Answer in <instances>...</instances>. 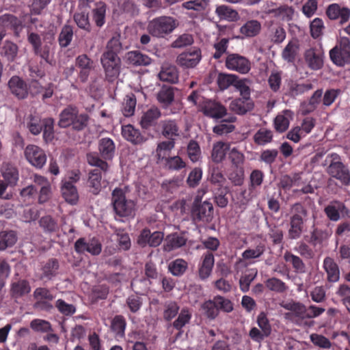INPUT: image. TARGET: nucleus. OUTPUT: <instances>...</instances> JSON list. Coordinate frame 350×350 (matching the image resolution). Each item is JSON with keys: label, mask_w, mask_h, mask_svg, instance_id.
<instances>
[{"label": "nucleus", "mask_w": 350, "mask_h": 350, "mask_svg": "<svg viewBox=\"0 0 350 350\" xmlns=\"http://www.w3.org/2000/svg\"><path fill=\"white\" fill-rule=\"evenodd\" d=\"M229 110L238 116H244L251 112L254 108L252 98L239 97L229 103Z\"/></svg>", "instance_id": "16"}, {"label": "nucleus", "mask_w": 350, "mask_h": 350, "mask_svg": "<svg viewBox=\"0 0 350 350\" xmlns=\"http://www.w3.org/2000/svg\"><path fill=\"white\" fill-rule=\"evenodd\" d=\"M251 83L250 79L238 77L234 88L239 92L240 97L248 98H251Z\"/></svg>", "instance_id": "50"}, {"label": "nucleus", "mask_w": 350, "mask_h": 350, "mask_svg": "<svg viewBox=\"0 0 350 350\" xmlns=\"http://www.w3.org/2000/svg\"><path fill=\"white\" fill-rule=\"evenodd\" d=\"M75 64L79 69V79L82 83L87 81L89 75L94 69V62L86 54L76 57Z\"/></svg>", "instance_id": "17"}, {"label": "nucleus", "mask_w": 350, "mask_h": 350, "mask_svg": "<svg viewBox=\"0 0 350 350\" xmlns=\"http://www.w3.org/2000/svg\"><path fill=\"white\" fill-rule=\"evenodd\" d=\"M326 14L331 20L339 19L340 25L346 23L350 18V9L339 5L337 3L329 5L327 9Z\"/></svg>", "instance_id": "19"}, {"label": "nucleus", "mask_w": 350, "mask_h": 350, "mask_svg": "<svg viewBox=\"0 0 350 350\" xmlns=\"http://www.w3.org/2000/svg\"><path fill=\"white\" fill-rule=\"evenodd\" d=\"M323 267L325 270L329 282H337L339 280L340 271L334 260L327 256L323 262Z\"/></svg>", "instance_id": "33"}, {"label": "nucleus", "mask_w": 350, "mask_h": 350, "mask_svg": "<svg viewBox=\"0 0 350 350\" xmlns=\"http://www.w3.org/2000/svg\"><path fill=\"white\" fill-rule=\"evenodd\" d=\"M187 242V238L183 233L175 232L166 237L165 239L164 250L166 252H172L177 250Z\"/></svg>", "instance_id": "24"}, {"label": "nucleus", "mask_w": 350, "mask_h": 350, "mask_svg": "<svg viewBox=\"0 0 350 350\" xmlns=\"http://www.w3.org/2000/svg\"><path fill=\"white\" fill-rule=\"evenodd\" d=\"M228 146L222 142H218L213 144L211 151V159L215 163H220L225 158L226 150Z\"/></svg>", "instance_id": "44"}, {"label": "nucleus", "mask_w": 350, "mask_h": 350, "mask_svg": "<svg viewBox=\"0 0 350 350\" xmlns=\"http://www.w3.org/2000/svg\"><path fill=\"white\" fill-rule=\"evenodd\" d=\"M213 208L211 202L202 201V198L196 196L194 198L191 210V216L195 222L208 224L213 219Z\"/></svg>", "instance_id": "6"}, {"label": "nucleus", "mask_w": 350, "mask_h": 350, "mask_svg": "<svg viewBox=\"0 0 350 350\" xmlns=\"http://www.w3.org/2000/svg\"><path fill=\"white\" fill-rule=\"evenodd\" d=\"M265 287L269 290L278 293H284L287 289L286 284L281 280L276 278H271L265 282Z\"/></svg>", "instance_id": "61"}, {"label": "nucleus", "mask_w": 350, "mask_h": 350, "mask_svg": "<svg viewBox=\"0 0 350 350\" xmlns=\"http://www.w3.org/2000/svg\"><path fill=\"white\" fill-rule=\"evenodd\" d=\"M191 316V313L188 308H183L180 310L177 319L174 321L173 327L177 330H180L190 322Z\"/></svg>", "instance_id": "60"}, {"label": "nucleus", "mask_w": 350, "mask_h": 350, "mask_svg": "<svg viewBox=\"0 0 350 350\" xmlns=\"http://www.w3.org/2000/svg\"><path fill=\"white\" fill-rule=\"evenodd\" d=\"M188 269L187 262L182 258H176L168 265V270L173 275L180 276Z\"/></svg>", "instance_id": "53"}, {"label": "nucleus", "mask_w": 350, "mask_h": 350, "mask_svg": "<svg viewBox=\"0 0 350 350\" xmlns=\"http://www.w3.org/2000/svg\"><path fill=\"white\" fill-rule=\"evenodd\" d=\"M178 25L176 18L170 16H161L150 21L148 29L150 35L163 38L171 33Z\"/></svg>", "instance_id": "4"}, {"label": "nucleus", "mask_w": 350, "mask_h": 350, "mask_svg": "<svg viewBox=\"0 0 350 350\" xmlns=\"http://www.w3.org/2000/svg\"><path fill=\"white\" fill-rule=\"evenodd\" d=\"M273 139V133L265 129H260L254 135V141L258 146L270 143Z\"/></svg>", "instance_id": "56"}, {"label": "nucleus", "mask_w": 350, "mask_h": 350, "mask_svg": "<svg viewBox=\"0 0 350 350\" xmlns=\"http://www.w3.org/2000/svg\"><path fill=\"white\" fill-rule=\"evenodd\" d=\"M74 250L78 254L87 252L93 256H97L102 251V245L98 238H92L88 240L85 238H80L74 243Z\"/></svg>", "instance_id": "13"}, {"label": "nucleus", "mask_w": 350, "mask_h": 350, "mask_svg": "<svg viewBox=\"0 0 350 350\" xmlns=\"http://www.w3.org/2000/svg\"><path fill=\"white\" fill-rule=\"evenodd\" d=\"M24 154L26 160L37 169H42L46 163L45 151L36 145H27L24 150Z\"/></svg>", "instance_id": "12"}, {"label": "nucleus", "mask_w": 350, "mask_h": 350, "mask_svg": "<svg viewBox=\"0 0 350 350\" xmlns=\"http://www.w3.org/2000/svg\"><path fill=\"white\" fill-rule=\"evenodd\" d=\"M92 16L96 26L101 28L106 23V3L97 2L96 8L92 10Z\"/></svg>", "instance_id": "43"}, {"label": "nucleus", "mask_w": 350, "mask_h": 350, "mask_svg": "<svg viewBox=\"0 0 350 350\" xmlns=\"http://www.w3.org/2000/svg\"><path fill=\"white\" fill-rule=\"evenodd\" d=\"M214 265V256L212 253L207 252L202 258V262L198 266V277L202 280H206L212 271Z\"/></svg>", "instance_id": "30"}, {"label": "nucleus", "mask_w": 350, "mask_h": 350, "mask_svg": "<svg viewBox=\"0 0 350 350\" xmlns=\"http://www.w3.org/2000/svg\"><path fill=\"white\" fill-rule=\"evenodd\" d=\"M161 111L157 107H152L142 116L140 124L144 129H148L154 125L157 119L161 117Z\"/></svg>", "instance_id": "36"}, {"label": "nucleus", "mask_w": 350, "mask_h": 350, "mask_svg": "<svg viewBox=\"0 0 350 350\" xmlns=\"http://www.w3.org/2000/svg\"><path fill=\"white\" fill-rule=\"evenodd\" d=\"M201 111L205 116L213 120H220L227 116L226 107L215 100L206 99L203 102Z\"/></svg>", "instance_id": "14"}, {"label": "nucleus", "mask_w": 350, "mask_h": 350, "mask_svg": "<svg viewBox=\"0 0 350 350\" xmlns=\"http://www.w3.org/2000/svg\"><path fill=\"white\" fill-rule=\"evenodd\" d=\"M136 99L133 94H127L122 103V113L126 117L129 118L133 116L135 109Z\"/></svg>", "instance_id": "55"}, {"label": "nucleus", "mask_w": 350, "mask_h": 350, "mask_svg": "<svg viewBox=\"0 0 350 350\" xmlns=\"http://www.w3.org/2000/svg\"><path fill=\"white\" fill-rule=\"evenodd\" d=\"M74 22L80 29H83L87 32L92 31V25L89 20L88 13L86 12H79L74 14Z\"/></svg>", "instance_id": "52"}, {"label": "nucleus", "mask_w": 350, "mask_h": 350, "mask_svg": "<svg viewBox=\"0 0 350 350\" xmlns=\"http://www.w3.org/2000/svg\"><path fill=\"white\" fill-rule=\"evenodd\" d=\"M228 43L229 39L226 38L215 42L213 45V49H215V53H213L212 57L215 59H219L224 54H228L227 53Z\"/></svg>", "instance_id": "59"}, {"label": "nucleus", "mask_w": 350, "mask_h": 350, "mask_svg": "<svg viewBox=\"0 0 350 350\" xmlns=\"http://www.w3.org/2000/svg\"><path fill=\"white\" fill-rule=\"evenodd\" d=\"M329 57L337 66L343 67L350 64V39L345 36L338 38L335 46L329 51Z\"/></svg>", "instance_id": "5"}, {"label": "nucleus", "mask_w": 350, "mask_h": 350, "mask_svg": "<svg viewBox=\"0 0 350 350\" xmlns=\"http://www.w3.org/2000/svg\"><path fill=\"white\" fill-rule=\"evenodd\" d=\"M104 183V180H102L100 170L96 168L89 172L87 184L90 193L94 195L98 194Z\"/></svg>", "instance_id": "27"}, {"label": "nucleus", "mask_w": 350, "mask_h": 350, "mask_svg": "<svg viewBox=\"0 0 350 350\" xmlns=\"http://www.w3.org/2000/svg\"><path fill=\"white\" fill-rule=\"evenodd\" d=\"M266 250V246L264 243H260L255 248H249L241 254V256L244 260H251L259 258Z\"/></svg>", "instance_id": "64"}, {"label": "nucleus", "mask_w": 350, "mask_h": 350, "mask_svg": "<svg viewBox=\"0 0 350 350\" xmlns=\"http://www.w3.org/2000/svg\"><path fill=\"white\" fill-rule=\"evenodd\" d=\"M8 88L10 93L18 99H25L28 96V84L18 75L10 78Z\"/></svg>", "instance_id": "15"}, {"label": "nucleus", "mask_w": 350, "mask_h": 350, "mask_svg": "<svg viewBox=\"0 0 350 350\" xmlns=\"http://www.w3.org/2000/svg\"><path fill=\"white\" fill-rule=\"evenodd\" d=\"M345 204L340 201L334 200L324 208V213L332 221H338L340 219V214L347 211Z\"/></svg>", "instance_id": "26"}, {"label": "nucleus", "mask_w": 350, "mask_h": 350, "mask_svg": "<svg viewBox=\"0 0 350 350\" xmlns=\"http://www.w3.org/2000/svg\"><path fill=\"white\" fill-rule=\"evenodd\" d=\"M158 77L162 81L175 84L178 81V72L176 66L164 64L158 74Z\"/></svg>", "instance_id": "32"}, {"label": "nucleus", "mask_w": 350, "mask_h": 350, "mask_svg": "<svg viewBox=\"0 0 350 350\" xmlns=\"http://www.w3.org/2000/svg\"><path fill=\"white\" fill-rule=\"evenodd\" d=\"M123 137L133 145H141L146 142V137L140 130L135 129L132 124L124 125L122 127Z\"/></svg>", "instance_id": "20"}, {"label": "nucleus", "mask_w": 350, "mask_h": 350, "mask_svg": "<svg viewBox=\"0 0 350 350\" xmlns=\"http://www.w3.org/2000/svg\"><path fill=\"white\" fill-rule=\"evenodd\" d=\"M202 50L197 46H191L180 53L176 59V64L183 68H193L202 60Z\"/></svg>", "instance_id": "10"}, {"label": "nucleus", "mask_w": 350, "mask_h": 350, "mask_svg": "<svg viewBox=\"0 0 350 350\" xmlns=\"http://www.w3.org/2000/svg\"><path fill=\"white\" fill-rule=\"evenodd\" d=\"M18 51V45L12 42L5 41L1 47L0 54L9 62L16 59Z\"/></svg>", "instance_id": "45"}, {"label": "nucleus", "mask_w": 350, "mask_h": 350, "mask_svg": "<svg viewBox=\"0 0 350 350\" xmlns=\"http://www.w3.org/2000/svg\"><path fill=\"white\" fill-rule=\"evenodd\" d=\"M237 118L234 116H229L228 118L224 119L220 124L216 125L213 128V132L217 135H224V133H231L234 131L235 126L231 124H226L225 122H234Z\"/></svg>", "instance_id": "46"}, {"label": "nucleus", "mask_w": 350, "mask_h": 350, "mask_svg": "<svg viewBox=\"0 0 350 350\" xmlns=\"http://www.w3.org/2000/svg\"><path fill=\"white\" fill-rule=\"evenodd\" d=\"M299 51V44L297 39L291 40L282 53V58L288 63L295 62Z\"/></svg>", "instance_id": "34"}, {"label": "nucleus", "mask_w": 350, "mask_h": 350, "mask_svg": "<svg viewBox=\"0 0 350 350\" xmlns=\"http://www.w3.org/2000/svg\"><path fill=\"white\" fill-rule=\"evenodd\" d=\"M224 63L228 70L236 72L240 75H247L252 69L250 59L239 53L227 54Z\"/></svg>", "instance_id": "8"}, {"label": "nucleus", "mask_w": 350, "mask_h": 350, "mask_svg": "<svg viewBox=\"0 0 350 350\" xmlns=\"http://www.w3.org/2000/svg\"><path fill=\"white\" fill-rule=\"evenodd\" d=\"M308 211L301 203H295L291 207L289 217V228L288 237L291 239H299L305 230Z\"/></svg>", "instance_id": "2"}, {"label": "nucleus", "mask_w": 350, "mask_h": 350, "mask_svg": "<svg viewBox=\"0 0 350 350\" xmlns=\"http://www.w3.org/2000/svg\"><path fill=\"white\" fill-rule=\"evenodd\" d=\"M284 260L293 267V269L297 273H304L306 271V266L303 260L291 252L286 251L284 254Z\"/></svg>", "instance_id": "35"}, {"label": "nucleus", "mask_w": 350, "mask_h": 350, "mask_svg": "<svg viewBox=\"0 0 350 350\" xmlns=\"http://www.w3.org/2000/svg\"><path fill=\"white\" fill-rule=\"evenodd\" d=\"M54 120L53 118H46L42 122V138L46 142H51L54 138Z\"/></svg>", "instance_id": "58"}, {"label": "nucleus", "mask_w": 350, "mask_h": 350, "mask_svg": "<svg viewBox=\"0 0 350 350\" xmlns=\"http://www.w3.org/2000/svg\"><path fill=\"white\" fill-rule=\"evenodd\" d=\"M100 63L107 79L113 81L118 77L120 69V59L118 55L103 53Z\"/></svg>", "instance_id": "11"}, {"label": "nucleus", "mask_w": 350, "mask_h": 350, "mask_svg": "<svg viewBox=\"0 0 350 350\" xmlns=\"http://www.w3.org/2000/svg\"><path fill=\"white\" fill-rule=\"evenodd\" d=\"M161 134L166 139H176L180 135V129L176 120L165 119L160 122Z\"/></svg>", "instance_id": "28"}, {"label": "nucleus", "mask_w": 350, "mask_h": 350, "mask_svg": "<svg viewBox=\"0 0 350 350\" xmlns=\"http://www.w3.org/2000/svg\"><path fill=\"white\" fill-rule=\"evenodd\" d=\"M115 144L109 137L101 138L98 142V150L104 160H111L115 154Z\"/></svg>", "instance_id": "31"}, {"label": "nucleus", "mask_w": 350, "mask_h": 350, "mask_svg": "<svg viewBox=\"0 0 350 350\" xmlns=\"http://www.w3.org/2000/svg\"><path fill=\"white\" fill-rule=\"evenodd\" d=\"M126 321L122 314H116L111 320L110 329L116 337L122 338L125 336Z\"/></svg>", "instance_id": "41"}, {"label": "nucleus", "mask_w": 350, "mask_h": 350, "mask_svg": "<svg viewBox=\"0 0 350 350\" xmlns=\"http://www.w3.org/2000/svg\"><path fill=\"white\" fill-rule=\"evenodd\" d=\"M58 269H59V263L57 260L50 258L41 268L40 279L51 280L57 275Z\"/></svg>", "instance_id": "38"}, {"label": "nucleus", "mask_w": 350, "mask_h": 350, "mask_svg": "<svg viewBox=\"0 0 350 350\" xmlns=\"http://www.w3.org/2000/svg\"><path fill=\"white\" fill-rule=\"evenodd\" d=\"M127 191L128 187H117L111 193L113 208L116 215L120 217H127L134 214L135 203L126 198Z\"/></svg>", "instance_id": "3"}, {"label": "nucleus", "mask_w": 350, "mask_h": 350, "mask_svg": "<svg viewBox=\"0 0 350 350\" xmlns=\"http://www.w3.org/2000/svg\"><path fill=\"white\" fill-rule=\"evenodd\" d=\"M62 192L66 201L71 204H75L79 200V193L75 185L71 182H63Z\"/></svg>", "instance_id": "42"}, {"label": "nucleus", "mask_w": 350, "mask_h": 350, "mask_svg": "<svg viewBox=\"0 0 350 350\" xmlns=\"http://www.w3.org/2000/svg\"><path fill=\"white\" fill-rule=\"evenodd\" d=\"M17 234L14 230L2 231L0 233V251L12 247L17 241Z\"/></svg>", "instance_id": "47"}, {"label": "nucleus", "mask_w": 350, "mask_h": 350, "mask_svg": "<svg viewBox=\"0 0 350 350\" xmlns=\"http://www.w3.org/2000/svg\"><path fill=\"white\" fill-rule=\"evenodd\" d=\"M281 306L289 311L284 314L285 319L298 325H301L303 321L306 319V307L301 302L293 300L283 301Z\"/></svg>", "instance_id": "9"}, {"label": "nucleus", "mask_w": 350, "mask_h": 350, "mask_svg": "<svg viewBox=\"0 0 350 350\" xmlns=\"http://www.w3.org/2000/svg\"><path fill=\"white\" fill-rule=\"evenodd\" d=\"M3 181L10 187L17 185L19 180V172L17 167L11 163H3L1 167Z\"/></svg>", "instance_id": "22"}, {"label": "nucleus", "mask_w": 350, "mask_h": 350, "mask_svg": "<svg viewBox=\"0 0 350 350\" xmlns=\"http://www.w3.org/2000/svg\"><path fill=\"white\" fill-rule=\"evenodd\" d=\"M0 24L1 29L14 31L16 36L22 29V21L13 14H3L0 16Z\"/></svg>", "instance_id": "23"}, {"label": "nucleus", "mask_w": 350, "mask_h": 350, "mask_svg": "<svg viewBox=\"0 0 350 350\" xmlns=\"http://www.w3.org/2000/svg\"><path fill=\"white\" fill-rule=\"evenodd\" d=\"M31 288L29 282L20 280L10 284V295L13 299H19L31 292Z\"/></svg>", "instance_id": "29"}, {"label": "nucleus", "mask_w": 350, "mask_h": 350, "mask_svg": "<svg viewBox=\"0 0 350 350\" xmlns=\"http://www.w3.org/2000/svg\"><path fill=\"white\" fill-rule=\"evenodd\" d=\"M285 29L280 26H272L269 29V37L272 43L274 44H280L286 38Z\"/></svg>", "instance_id": "54"}, {"label": "nucleus", "mask_w": 350, "mask_h": 350, "mask_svg": "<svg viewBox=\"0 0 350 350\" xmlns=\"http://www.w3.org/2000/svg\"><path fill=\"white\" fill-rule=\"evenodd\" d=\"M157 99L160 103L165 105H170L174 99V92L172 88H161L158 93Z\"/></svg>", "instance_id": "63"}, {"label": "nucleus", "mask_w": 350, "mask_h": 350, "mask_svg": "<svg viewBox=\"0 0 350 350\" xmlns=\"http://www.w3.org/2000/svg\"><path fill=\"white\" fill-rule=\"evenodd\" d=\"M331 163H329L327 172L333 178L342 182L345 185L350 184V173L347 167L341 161V159L336 153L329 154Z\"/></svg>", "instance_id": "7"}, {"label": "nucleus", "mask_w": 350, "mask_h": 350, "mask_svg": "<svg viewBox=\"0 0 350 350\" xmlns=\"http://www.w3.org/2000/svg\"><path fill=\"white\" fill-rule=\"evenodd\" d=\"M261 29V25L257 20H250L239 29V32L246 38L256 36Z\"/></svg>", "instance_id": "39"}, {"label": "nucleus", "mask_w": 350, "mask_h": 350, "mask_svg": "<svg viewBox=\"0 0 350 350\" xmlns=\"http://www.w3.org/2000/svg\"><path fill=\"white\" fill-rule=\"evenodd\" d=\"M39 225L45 233H55L59 230L57 221L51 215L42 217L39 220Z\"/></svg>", "instance_id": "48"}, {"label": "nucleus", "mask_w": 350, "mask_h": 350, "mask_svg": "<svg viewBox=\"0 0 350 350\" xmlns=\"http://www.w3.org/2000/svg\"><path fill=\"white\" fill-rule=\"evenodd\" d=\"M215 13H216L221 21L234 22L239 18V14L237 11L226 5L218 6Z\"/></svg>", "instance_id": "37"}, {"label": "nucleus", "mask_w": 350, "mask_h": 350, "mask_svg": "<svg viewBox=\"0 0 350 350\" xmlns=\"http://www.w3.org/2000/svg\"><path fill=\"white\" fill-rule=\"evenodd\" d=\"M73 37V27L72 26L66 24L63 26L60 33H59V38H57V42L59 45L62 48H66L69 46L71 43Z\"/></svg>", "instance_id": "49"}, {"label": "nucleus", "mask_w": 350, "mask_h": 350, "mask_svg": "<svg viewBox=\"0 0 350 350\" xmlns=\"http://www.w3.org/2000/svg\"><path fill=\"white\" fill-rule=\"evenodd\" d=\"M88 120L87 113H80L77 106L68 105L59 114L57 125L64 129L71 126L74 131H81L88 126Z\"/></svg>", "instance_id": "1"}, {"label": "nucleus", "mask_w": 350, "mask_h": 350, "mask_svg": "<svg viewBox=\"0 0 350 350\" xmlns=\"http://www.w3.org/2000/svg\"><path fill=\"white\" fill-rule=\"evenodd\" d=\"M109 293V288L106 284L94 286L92 290L90 297L94 302L99 299H105Z\"/></svg>", "instance_id": "62"}, {"label": "nucleus", "mask_w": 350, "mask_h": 350, "mask_svg": "<svg viewBox=\"0 0 350 350\" xmlns=\"http://www.w3.org/2000/svg\"><path fill=\"white\" fill-rule=\"evenodd\" d=\"M126 62L133 66H147L152 63V59L140 51H131L125 56Z\"/></svg>", "instance_id": "25"}, {"label": "nucleus", "mask_w": 350, "mask_h": 350, "mask_svg": "<svg viewBox=\"0 0 350 350\" xmlns=\"http://www.w3.org/2000/svg\"><path fill=\"white\" fill-rule=\"evenodd\" d=\"M329 223L326 228H321L313 224L310 232V237L307 240L309 243L315 247L317 245H322L324 241H327L332 235V230L329 228Z\"/></svg>", "instance_id": "18"}, {"label": "nucleus", "mask_w": 350, "mask_h": 350, "mask_svg": "<svg viewBox=\"0 0 350 350\" xmlns=\"http://www.w3.org/2000/svg\"><path fill=\"white\" fill-rule=\"evenodd\" d=\"M43 119L38 116L30 115L26 119V127L31 135H37L42 131Z\"/></svg>", "instance_id": "51"}, {"label": "nucleus", "mask_w": 350, "mask_h": 350, "mask_svg": "<svg viewBox=\"0 0 350 350\" xmlns=\"http://www.w3.org/2000/svg\"><path fill=\"white\" fill-rule=\"evenodd\" d=\"M304 59L309 68L318 70L323 66V53L316 48L307 49L304 53Z\"/></svg>", "instance_id": "21"}, {"label": "nucleus", "mask_w": 350, "mask_h": 350, "mask_svg": "<svg viewBox=\"0 0 350 350\" xmlns=\"http://www.w3.org/2000/svg\"><path fill=\"white\" fill-rule=\"evenodd\" d=\"M236 74H226V72H219L217 77V84L221 91L228 90L231 86L234 87V84L238 79Z\"/></svg>", "instance_id": "40"}, {"label": "nucleus", "mask_w": 350, "mask_h": 350, "mask_svg": "<svg viewBox=\"0 0 350 350\" xmlns=\"http://www.w3.org/2000/svg\"><path fill=\"white\" fill-rule=\"evenodd\" d=\"M30 327L36 332L48 333L53 332L51 323L44 319H35L32 320L30 323Z\"/></svg>", "instance_id": "57"}]
</instances>
